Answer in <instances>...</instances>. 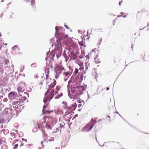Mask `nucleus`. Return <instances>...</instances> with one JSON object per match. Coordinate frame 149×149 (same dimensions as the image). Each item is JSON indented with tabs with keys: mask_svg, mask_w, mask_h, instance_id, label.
Returning a JSON list of instances; mask_svg holds the SVG:
<instances>
[{
	"mask_svg": "<svg viewBox=\"0 0 149 149\" xmlns=\"http://www.w3.org/2000/svg\"><path fill=\"white\" fill-rule=\"evenodd\" d=\"M78 65L80 66V68H79V70H81L84 69L83 67V63L82 62H79L78 63Z\"/></svg>",
	"mask_w": 149,
	"mask_h": 149,
	"instance_id": "19",
	"label": "nucleus"
},
{
	"mask_svg": "<svg viewBox=\"0 0 149 149\" xmlns=\"http://www.w3.org/2000/svg\"><path fill=\"white\" fill-rule=\"evenodd\" d=\"M64 26L67 29H68L69 28H68L67 27V26H66V25H64Z\"/></svg>",
	"mask_w": 149,
	"mask_h": 149,
	"instance_id": "38",
	"label": "nucleus"
},
{
	"mask_svg": "<svg viewBox=\"0 0 149 149\" xmlns=\"http://www.w3.org/2000/svg\"><path fill=\"white\" fill-rule=\"evenodd\" d=\"M50 90L49 89H48L45 94L43 101L44 103H46L47 104H49L50 101L53 98L55 94L54 89H52L49 93Z\"/></svg>",
	"mask_w": 149,
	"mask_h": 149,
	"instance_id": "2",
	"label": "nucleus"
},
{
	"mask_svg": "<svg viewBox=\"0 0 149 149\" xmlns=\"http://www.w3.org/2000/svg\"><path fill=\"white\" fill-rule=\"evenodd\" d=\"M43 82L46 83V84H50L48 85L49 87L48 89L50 90L54 87L56 83L55 80L49 78V75L47 74H46V78L44 79Z\"/></svg>",
	"mask_w": 149,
	"mask_h": 149,
	"instance_id": "3",
	"label": "nucleus"
},
{
	"mask_svg": "<svg viewBox=\"0 0 149 149\" xmlns=\"http://www.w3.org/2000/svg\"><path fill=\"white\" fill-rule=\"evenodd\" d=\"M3 146H4L3 145L1 147H3Z\"/></svg>",
	"mask_w": 149,
	"mask_h": 149,
	"instance_id": "49",
	"label": "nucleus"
},
{
	"mask_svg": "<svg viewBox=\"0 0 149 149\" xmlns=\"http://www.w3.org/2000/svg\"><path fill=\"white\" fill-rule=\"evenodd\" d=\"M19 95H20L21 97L19 100L21 102H24L26 100L27 97H29L27 93L26 92L24 93L22 95L19 94Z\"/></svg>",
	"mask_w": 149,
	"mask_h": 149,
	"instance_id": "10",
	"label": "nucleus"
},
{
	"mask_svg": "<svg viewBox=\"0 0 149 149\" xmlns=\"http://www.w3.org/2000/svg\"><path fill=\"white\" fill-rule=\"evenodd\" d=\"M97 62L98 63H99L100 62V61H97Z\"/></svg>",
	"mask_w": 149,
	"mask_h": 149,
	"instance_id": "42",
	"label": "nucleus"
},
{
	"mask_svg": "<svg viewBox=\"0 0 149 149\" xmlns=\"http://www.w3.org/2000/svg\"><path fill=\"white\" fill-rule=\"evenodd\" d=\"M96 60H97V58H95V61L96 62Z\"/></svg>",
	"mask_w": 149,
	"mask_h": 149,
	"instance_id": "39",
	"label": "nucleus"
},
{
	"mask_svg": "<svg viewBox=\"0 0 149 149\" xmlns=\"http://www.w3.org/2000/svg\"><path fill=\"white\" fill-rule=\"evenodd\" d=\"M7 100V99L6 98L4 99V101L5 102H6Z\"/></svg>",
	"mask_w": 149,
	"mask_h": 149,
	"instance_id": "34",
	"label": "nucleus"
},
{
	"mask_svg": "<svg viewBox=\"0 0 149 149\" xmlns=\"http://www.w3.org/2000/svg\"><path fill=\"white\" fill-rule=\"evenodd\" d=\"M88 68V67H86V70H87V68Z\"/></svg>",
	"mask_w": 149,
	"mask_h": 149,
	"instance_id": "41",
	"label": "nucleus"
},
{
	"mask_svg": "<svg viewBox=\"0 0 149 149\" xmlns=\"http://www.w3.org/2000/svg\"><path fill=\"white\" fill-rule=\"evenodd\" d=\"M75 99H76L77 101L79 103L78 105V107L81 108L82 106V104H81V101H83V100H81L79 98L77 97L75 98Z\"/></svg>",
	"mask_w": 149,
	"mask_h": 149,
	"instance_id": "17",
	"label": "nucleus"
},
{
	"mask_svg": "<svg viewBox=\"0 0 149 149\" xmlns=\"http://www.w3.org/2000/svg\"><path fill=\"white\" fill-rule=\"evenodd\" d=\"M79 45L82 46H84L85 44L83 40L81 41V42H79Z\"/></svg>",
	"mask_w": 149,
	"mask_h": 149,
	"instance_id": "22",
	"label": "nucleus"
},
{
	"mask_svg": "<svg viewBox=\"0 0 149 149\" xmlns=\"http://www.w3.org/2000/svg\"><path fill=\"white\" fill-rule=\"evenodd\" d=\"M94 123H93L92 122H90L88 124H87L85 127V128L86 129V131H88L91 130L94 126V124L96 123V122L95 119L92 120Z\"/></svg>",
	"mask_w": 149,
	"mask_h": 149,
	"instance_id": "6",
	"label": "nucleus"
},
{
	"mask_svg": "<svg viewBox=\"0 0 149 149\" xmlns=\"http://www.w3.org/2000/svg\"><path fill=\"white\" fill-rule=\"evenodd\" d=\"M2 144V141L0 139V145Z\"/></svg>",
	"mask_w": 149,
	"mask_h": 149,
	"instance_id": "35",
	"label": "nucleus"
},
{
	"mask_svg": "<svg viewBox=\"0 0 149 149\" xmlns=\"http://www.w3.org/2000/svg\"><path fill=\"white\" fill-rule=\"evenodd\" d=\"M42 143H43V142H42H42H41V143H42Z\"/></svg>",
	"mask_w": 149,
	"mask_h": 149,
	"instance_id": "48",
	"label": "nucleus"
},
{
	"mask_svg": "<svg viewBox=\"0 0 149 149\" xmlns=\"http://www.w3.org/2000/svg\"><path fill=\"white\" fill-rule=\"evenodd\" d=\"M32 145V144H28L27 145V146L28 147H30V146H31Z\"/></svg>",
	"mask_w": 149,
	"mask_h": 149,
	"instance_id": "31",
	"label": "nucleus"
},
{
	"mask_svg": "<svg viewBox=\"0 0 149 149\" xmlns=\"http://www.w3.org/2000/svg\"><path fill=\"white\" fill-rule=\"evenodd\" d=\"M34 129H35V127H33V132H36L37 131H38V129L37 128H36L35 129V130H34Z\"/></svg>",
	"mask_w": 149,
	"mask_h": 149,
	"instance_id": "27",
	"label": "nucleus"
},
{
	"mask_svg": "<svg viewBox=\"0 0 149 149\" xmlns=\"http://www.w3.org/2000/svg\"><path fill=\"white\" fill-rule=\"evenodd\" d=\"M63 95L62 94H61L60 95H58L57 96H56L55 97V99H58L61 96Z\"/></svg>",
	"mask_w": 149,
	"mask_h": 149,
	"instance_id": "26",
	"label": "nucleus"
},
{
	"mask_svg": "<svg viewBox=\"0 0 149 149\" xmlns=\"http://www.w3.org/2000/svg\"><path fill=\"white\" fill-rule=\"evenodd\" d=\"M70 41H71V39H70Z\"/></svg>",
	"mask_w": 149,
	"mask_h": 149,
	"instance_id": "47",
	"label": "nucleus"
},
{
	"mask_svg": "<svg viewBox=\"0 0 149 149\" xmlns=\"http://www.w3.org/2000/svg\"><path fill=\"white\" fill-rule=\"evenodd\" d=\"M109 87H107V88H106V90H107V91H108V90H109Z\"/></svg>",
	"mask_w": 149,
	"mask_h": 149,
	"instance_id": "37",
	"label": "nucleus"
},
{
	"mask_svg": "<svg viewBox=\"0 0 149 149\" xmlns=\"http://www.w3.org/2000/svg\"><path fill=\"white\" fill-rule=\"evenodd\" d=\"M81 91H79L77 93L76 96H78L79 95L81 94Z\"/></svg>",
	"mask_w": 149,
	"mask_h": 149,
	"instance_id": "25",
	"label": "nucleus"
},
{
	"mask_svg": "<svg viewBox=\"0 0 149 149\" xmlns=\"http://www.w3.org/2000/svg\"><path fill=\"white\" fill-rule=\"evenodd\" d=\"M66 121L64 120H61L60 121V127L61 128H63L64 129L65 127V123L66 122Z\"/></svg>",
	"mask_w": 149,
	"mask_h": 149,
	"instance_id": "15",
	"label": "nucleus"
},
{
	"mask_svg": "<svg viewBox=\"0 0 149 149\" xmlns=\"http://www.w3.org/2000/svg\"><path fill=\"white\" fill-rule=\"evenodd\" d=\"M72 73V70H70L67 72H64L63 73V75L65 78H68L71 75Z\"/></svg>",
	"mask_w": 149,
	"mask_h": 149,
	"instance_id": "12",
	"label": "nucleus"
},
{
	"mask_svg": "<svg viewBox=\"0 0 149 149\" xmlns=\"http://www.w3.org/2000/svg\"><path fill=\"white\" fill-rule=\"evenodd\" d=\"M1 49V46H0V50Z\"/></svg>",
	"mask_w": 149,
	"mask_h": 149,
	"instance_id": "40",
	"label": "nucleus"
},
{
	"mask_svg": "<svg viewBox=\"0 0 149 149\" xmlns=\"http://www.w3.org/2000/svg\"><path fill=\"white\" fill-rule=\"evenodd\" d=\"M61 63L58 64H56L54 68V72L57 74L59 75L61 74L62 70H65L63 67L60 65Z\"/></svg>",
	"mask_w": 149,
	"mask_h": 149,
	"instance_id": "5",
	"label": "nucleus"
},
{
	"mask_svg": "<svg viewBox=\"0 0 149 149\" xmlns=\"http://www.w3.org/2000/svg\"><path fill=\"white\" fill-rule=\"evenodd\" d=\"M25 1L29 2L31 1V4L32 6V9L33 11H35L36 10V7L35 6V0H24Z\"/></svg>",
	"mask_w": 149,
	"mask_h": 149,
	"instance_id": "13",
	"label": "nucleus"
},
{
	"mask_svg": "<svg viewBox=\"0 0 149 149\" xmlns=\"http://www.w3.org/2000/svg\"><path fill=\"white\" fill-rule=\"evenodd\" d=\"M19 87L17 88L18 92L19 93H23L24 91L25 84L23 83H20L19 84Z\"/></svg>",
	"mask_w": 149,
	"mask_h": 149,
	"instance_id": "7",
	"label": "nucleus"
},
{
	"mask_svg": "<svg viewBox=\"0 0 149 149\" xmlns=\"http://www.w3.org/2000/svg\"><path fill=\"white\" fill-rule=\"evenodd\" d=\"M15 142H17V143L15 144V146L14 147V149H16L18 146H21V141H19L18 140H15Z\"/></svg>",
	"mask_w": 149,
	"mask_h": 149,
	"instance_id": "16",
	"label": "nucleus"
},
{
	"mask_svg": "<svg viewBox=\"0 0 149 149\" xmlns=\"http://www.w3.org/2000/svg\"><path fill=\"white\" fill-rule=\"evenodd\" d=\"M19 102L18 101H16L13 102L12 103L11 107L12 108H13L14 109H17L18 108V105H19Z\"/></svg>",
	"mask_w": 149,
	"mask_h": 149,
	"instance_id": "11",
	"label": "nucleus"
},
{
	"mask_svg": "<svg viewBox=\"0 0 149 149\" xmlns=\"http://www.w3.org/2000/svg\"><path fill=\"white\" fill-rule=\"evenodd\" d=\"M54 138L53 137H52L49 140V141H54Z\"/></svg>",
	"mask_w": 149,
	"mask_h": 149,
	"instance_id": "28",
	"label": "nucleus"
},
{
	"mask_svg": "<svg viewBox=\"0 0 149 149\" xmlns=\"http://www.w3.org/2000/svg\"><path fill=\"white\" fill-rule=\"evenodd\" d=\"M58 74H56V75L55 76V78L56 79H57L58 78Z\"/></svg>",
	"mask_w": 149,
	"mask_h": 149,
	"instance_id": "32",
	"label": "nucleus"
},
{
	"mask_svg": "<svg viewBox=\"0 0 149 149\" xmlns=\"http://www.w3.org/2000/svg\"><path fill=\"white\" fill-rule=\"evenodd\" d=\"M46 105H44L43 106V109L42 110V112L43 114H50L53 112V110L48 111L45 109L46 107L49 104H47L46 103H45Z\"/></svg>",
	"mask_w": 149,
	"mask_h": 149,
	"instance_id": "8",
	"label": "nucleus"
},
{
	"mask_svg": "<svg viewBox=\"0 0 149 149\" xmlns=\"http://www.w3.org/2000/svg\"><path fill=\"white\" fill-rule=\"evenodd\" d=\"M77 104L75 103H74V104H72L71 106L70 107V108L73 110H74L76 107Z\"/></svg>",
	"mask_w": 149,
	"mask_h": 149,
	"instance_id": "18",
	"label": "nucleus"
},
{
	"mask_svg": "<svg viewBox=\"0 0 149 149\" xmlns=\"http://www.w3.org/2000/svg\"><path fill=\"white\" fill-rule=\"evenodd\" d=\"M131 48H132V49H133V47H131Z\"/></svg>",
	"mask_w": 149,
	"mask_h": 149,
	"instance_id": "46",
	"label": "nucleus"
},
{
	"mask_svg": "<svg viewBox=\"0 0 149 149\" xmlns=\"http://www.w3.org/2000/svg\"><path fill=\"white\" fill-rule=\"evenodd\" d=\"M103 88L101 86H99V87L97 89V91L99 90V89H101V90H103Z\"/></svg>",
	"mask_w": 149,
	"mask_h": 149,
	"instance_id": "29",
	"label": "nucleus"
},
{
	"mask_svg": "<svg viewBox=\"0 0 149 149\" xmlns=\"http://www.w3.org/2000/svg\"><path fill=\"white\" fill-rule=\"evenodd\" d=\"M17 96V94L15 92H11L8 94L9 98L11 100L14 99Z\"/></svg>",
	"mask_w": 149,
	"mask_h": 149,
	"instance_id": "9",
	"label": "nucleus"
},
{
	"mask_svg": "<svg viewBox=\"0 0 149 149\" xmlns=\"http://www.w3.org/2000/svg\"><path fill=\"white\" fill-rule=\"evenodd\" d=\"M120 16H121V15H120V16H119V17H120Z\"/></svg>",
	"mask_w": 149,
	"mask_h": 149,
	"instance_id": "50",
	"label": "nucleus"
},
{
	"mask_svg": "<svg viewBox=\"0 0 149 149\" xmlns=\"http://www.w3.org/2000/svg\"><path fill=\"white\" fill-rule=\"evenodd\" d=\"M7 45V44H6V43L4 44V45Z\"/></svg>",
	"mask_w": 149,
	"mask_h": 149,
	"instance_id": "45",
	"label": "nucleus"
},
{
	"mask_svg": "<svg viewBox=\"0 0 149 149\" xmlns=\"http://www.w3.org/2000/svg\"><path fill=\"white\" fill-rule=\"evenodd\" d=\"M99 30H100V31H102V29H99Z\"/></svg>",
	"mask_w": 149,
	"mask_h": 149,
	"instance_id": "36",
	"label": "nucleus"
},
{
	"mask_svg": "<svg viewBox=\"0 0 149 149\" xmlns=\"http://www.w3.org/2000/svg\"><path fill=\"white\" fill-rule=\"evenodd\" d=\"M53 118L52 116H45L41 119L37 123L38 127L40 128V127H44V123L46 122L45 126L46 127L50 128V125L52 123Z\"/></svg>",
	"mask_w": 149,
	"mask_h": 149,
	"instance_id": "1",
	"label": "nucleus"
},
{
	"mask_svg": "<svg viewBox=\"0 0 149 149\" xmlns=\"http://www.w3.org/2000/svg\"><path fill=\"white\" fill-rule=\"evenodd\" d=\"M149 26V24H148V26Z\"/></svg>",
	"mask_w": 149,
	"mask_h": 149,
	"instance_id": "44",
	"label": "nucleus"
},
{
	"mask_svg": "<svg viewBox=\"0 0 149 149\" xmlns=\"http://www.w3.org/2000/svg\"><path fill=\"white\" fill-rule=\"evenodd\" d=\"M69 46H70L72 48H74L76 47V44L75 43H73L72 42H71V44L70 45H68Z\"/></svg>",
	"mask_w": 149,
	"mask_h": 149,
	"instance_id": "20",
	"label": "nucleus"
},
{
	"mask_svg": "<svg viewBox=\"0 0 149 149\" xmlns=\"http://www.w3.org/2000/svg\"><path fill=\"white\" fill-rule=\"evenodd\" d=\"M69 57L70 58V60H74L76 58V55L75 53L71 52L68 55Z\"/></svg>",
	"mask_w": 149,
	"mask_h": 149,
	"instance_id": "14",
	"label": "nucleus"
},
{
	"mask_svg": "<svg viewBox=\"0 0 149 149\" xmlns=\"http://www.w3.org/2000/svg\"><path fill=\"white\" fill-rule=\"evenodd\" d=\"M123 3V1H120L119 3V5L120 6L121 5V3Z\"/></svg>",
	"mask_w": 149,
	"mask_h": 149,
	"instance_id": "30",
	"label": "nucleus"
},
{
	"mask_svg": "<svg viewBox=\"0 0 149 149\" xmlns=\"http://www.w3.org/2000/svg\"><path fill=\"white\" fill-rule=\"evenodd\" d=\"M60 27H58L57 26H56L55 27L56 30L55 34L56 35H57L56 36L58 37L60 40H62L63 38L65 39L67 38L68 37L67 35H65L63 33H59V30L60 29Z\"/></svg>",
	"mask_w": 149,
	"mask_h": 149,
	"instance_id": "4",
	"label": "nucleus"
},
{
	"mask_svg": "<svg viewBox=\"0 0 149 149\" xmlns=\"http://www.w3.org/2000/svg\"><path fill=\"white\" fill-rule=\"evenodd\" d=\"M107 116V117L108 118H109V120L110 121V116Z\"/></svg>",
	"mask_w": 149,
	"mask_h": 149,
	"instance_id": "33",
	"label": "nucleus"
},
{
	"mask_svg": "<svg viewBox=\"0 0 149 149\" xmlns=\"http://www.w3.org/2000/svg\"><path fill=\"white\" fill-rule=\"evenodd\" d=\"M78 71L79 69H78L77 68H75V70L74 72L75 75H76V74L78 73Z\"/></svg>",
	"mask_w": 149,
	"mask_h": 149,
	"instance_id": "24",
	"label": "nucleus"
},
{
	"mask_svg": "<svg viewBox=\"0 0 149 149\" xmlns=\"http://www.w3.org/2000/svg\"><path fill=\"white\" fill-rule=\"evenodd\" d=\"M60 89V87L59 86H56V91H55V95L56 94L58 93V91Z\"/></svg>",
	"mask_w": 149,
	"mask_h": 149,
	"instance_id": "21",
	"label": "nucleus"
},
{
	"mask_svg": "<svg viewBox=\"0 0 149 149\" xmlns=\"http://www.w3.org/2000/svg\"><path fill=\"white\" fill-rule=\"evenodd\" d=\"M8 108H5L3 111V112L7 114L8 112Z\"/></svg>",
	"mask_w": 149,
	"mask_h": 149,
	"instance_id": "23",
	"label": "nucleus"
},
{
	"mask_svg": "<svg viewBox=\"0 0 149 149\" xmlns=\"http://www.w3.org/2000/svg\"><path fill=\"white\" fill-rule=\"evenodd\" d=\"M1 34L0 33V37H1Z\"/></svg>",
	"mask_w": 149,
	"mask_h": 149,
	"instance_id": "43",
	"label": "nucleus"
}]
</instances>
